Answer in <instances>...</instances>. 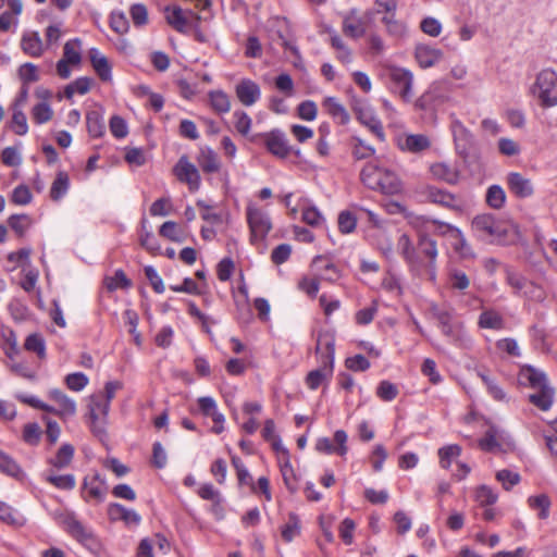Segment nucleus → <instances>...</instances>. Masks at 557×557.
Returning a JSON list of instances; mask_svg holds the SVG:
<instances>
[{"instance_id":"nucleus-1","label":"nucleus","mask_w":557,"mask_h":557,"mask_svg":"<svg viewBox=\"0 0 557 557\" xmlns=\"http://www.w3.org/2000/svg\"><path fill=\"white\" fill-rule=\"evenodd\" d=\"M450 131L454 138L456 153L463 160L465 164L474 170L484 169L481 145L472 132L458 120L455 114L450 115Z\"/></svg>"},{"instance_id":"nucleus-2","label":"nucleus","mask_w":557,"mask_h":557,"mask_svg":"<svg viewBox=\"0 0 557 557\" xmlns=\"http://www.w3.org/2000/svg\"><path fill=\"white\" fill-rule=\"evenodd\" d=\"M360 180L367 188L385 195H397L403 190V182L397 173L380 165L377 160L364 164Z\"/></svg>"},{"instance_id":"nucleus-3","label":"nucleus","mask_w":557,"mask_h":557,"mask_svg":"<svg viewBox=\"0 0 557 557\" xmlns=\"http://www.w3.org/2000/svg\"><path fill=\"white\" fill-rule=\"evenodd\" d=\"M315 352L320 354V367L306 375L305 383L311 391L318 389L322 384L329 383L333 376L335 361L334 339L327 335L319 334Z\"/></svg>"},{"instance_id":"nucleus-4","label":"nucleus","mask_w":557,"mask_h":557,"mask_svg":"<svg viewBox=\"0 0 557 557\" xmlns=\"http://www.w3.org/2000/svg\"><path fill=\"white\" fill-rule=\"evenodd\" d=\"M429 312L438 322L444 336L451 343L461 344L468 338L461 323L454 321V309L448 306H440L431 302Z\"/></svg>"},{"instance_id":"nucleus-5","label":"nucleus","mask_w":557,"mask_h":557,"mask_svg":"<svg viewBox=\"0 0 557 557\" xmlns=\"http://www.w3.org/2000/svg\"><path fill=\"white\" fill-rule=\"evenodd\" d=\"M532 92L537 97L542 107L557 106V73L549 69L541 71L536 76Z\"/></svg>"},{"instance_id":"nucleus-6","label":"nucleus","mask_w":557,"mask_h":557,"mask_svg":"<svg viewBox=\"0 0 557 557\" xmlns=\"http://www.w3.org/2000/svg\"><path fill=\"white\" fill-rule=\"evenodd\" d=\"M247 222L250 230L252 243L263 240L272 228L269 214L253 205H249L246 209Z\"/></svg>"},{"instance_id":"nucleus-7","label":"nucleus","mask_w":557,"mask_h":557,"mask_svg":"<svg viewBox=\"0 0 557 557\" xmlns=\"http://www.w3.org/2000/svg\"><path fill=\"white\" fill-rule=\"evenodd\" d=\"M352 110L357 120L380 140H385V133L381 120L375 115L373 109L366 102L356 100L352 104Z\"/></svg>"},{"instance_id":"nucleus-8","label":"nucleus","mask_w":557,"mask_h":557,"mask_svg":"<svg viewBox=\"0 0 557 557\" xmlns=\"http://www.w3.org/2000/svg\"><path fill=\"white\" fill-rule=\"evenodd\" d=\"M59 523L78 542L87 545L94 542V534L75 516L74 512L65 511L58 516Z\"/></svg>"},{"instance_id":"nucleus-9","label":"nucleus","mask_w":557,"mask_h":557,"mask_svg":"<svg viewBox=\"0 0 557 557\" xmlns=\"http://www.w3.org/2000/svg\"><path fill=\"white\" fill-rule=\"evenodd\" d=\"M173 172L177 180L186 183L191 191H197L200 187V174L195 164H193L187 156H181L175 164Z\"/></svg>"},{"instance_id":"nucleus-10","label":"nucleus","mask_w":557,"mask_h":557,"mask_svg":"<svg viewBox=\"0 0 557 557\" xmlns=\"http://www.w3.org/2000/svg\"><path fill=\"white\" fill-rule=\"evenodd\" d=\"M392 88L406 101L412 97L413 74L405 67H393L389 72Z\"/></svg>"},{"instance_id":"nucleus-11","label":"nucleus","mask_w":557,"mask_h":557,"mask_svg":"<svg viewBox=\"0 0 557 557\" xmlns=\"http://www.w3.org/2000/svg\"><path fill=\"white\" fill-rule=\"evenodd\" d=\"M108 486L106 479L99 473L88 475L84 479L82 495L86 502L101 503L104 500Z\"/></svg>"},{"instance_id":"nucleus-12","label":"nucleus","mask_w":557,"mask_h":557,"mask_svg":"<svg viewBox=\"0 0 557 557\" xmlns=\"http://www.w3.org/2000/svg\"><path fill=\"white\" fill-rule=\"evenodd\" d=\"M347 433L344 430H337L334 433V442L337 446H334L329 437H320L315 442V449L323 454H337L345 456L347 454Z\"/></svg>"},{"instance_id":"nucleus-13","label":"nucleus","mask_w":557,"mask_h":557,"mask_svg":"<svg viewBox=\"0 0 557 557\" xmlns=\"http://www.w3.org/2000/svg\"><path fill=\"white\" fill-rule=\"evenodd\" d=\"M235 94L242 104L251 107L260 99L261 89L256 82L244 78L235 86Z\"/></svg>"},{"instance_id":"nucleus-14","label":"nucleus","mask_w":557,"mask_h":557,"mask_svg":"<svg viewBox=\"0 0 557 557\" xmlns=\"http://www.w3.org/2000/svg\"><path fill=\"white\" fill-rule=\"evenodd\" d=\"M264 138L267 149L275 157L284 159L290 153L287 138L282 131L273 129L264 134Z\"/></svg>"},{"instance_id":"nucleus-15","label":"nucleus","mask_w":557,"mask_h":557,"mask_svg":"<svg viewBox=\"0 0 557 557\" xmlns=\"http://www.w3.org/2000/svg\"><path fill=\"white\" fill-rule=\"evenodd\" d=\"M518 382L520 385L528 386L532 389L549 383L545 372L531 364H523L520 368Z\"/></svg>"},{"instance_id":"nucleus-16","label":"nucleus","mask_w":557,"mask_h":557,"mask_svg":"<svg viewBox=\"0 0 557 557\" xmlns=\"http://www.w3.org/2000/svg\"><path fill=\"white\" fill-rule=\"evenodd\" d=\"M312 269L320 280L336 282L341 277L337 265L326 256H315L311 262Z\"/></svg>"},{"instance_id":"nucleus-17","label":"nucleus","mask_w":557,"mask_h":557,"mask_svg":"<svg viewBox=\"0 0 557 557\" xmlns=\"http://www.w3.org/2000/svg\"><path fill=\"white\" fill-rule=\"evenodd\" d=\"M555 399V389L550 384L541 385L528 395V400L537 409L548 411Z\"/></svg>"},{"instance_id":"nucleus-18","label":"nucleus","mask_w":557,"mask_h":557,"mask_svg":"<svg viewBox=\"0 0 557 557\" xmlns=\"http://www.w3.org/2000/svg\"><path fill=\"white\" fill-rule=\"evenodd\" d=\"M417 252L420 258L424 257L428 259V267L435 264L438 255L437 244L426 231H420L418 233Z\"/></svg>"},{"instance_id":"nucleus-19","label":"nucleus","mask_w":557,"mask_h":557,"mask_svg":"<svg viewBox=\"0 0 557 557\" xmlns=\"http://www.w3.org/2000/svg\"><path fill=\"white\" fill-rule=\"evenodd\" d=\"M431 146V141L428 136L423 134H405L398 138V147L403 151L410 153H419Z\"/></svg>"},{"instance_id":"nucleus-20","label":"nucleus","mask_w":557,"mask_h":557,"mask_svg":"<svg viewBox=\"0 0 557 557\" xmlns=\"http://www.w3.org/2000/svg\"><path fill=\"white\" fill-rule=\"evenodd\" d=\"M414 57L421 67L428 69L443 59V52L433 46L419 44L416 46Z\"/></svg>"},{"instance_id":"nucleus-21","label":"nucleus","mask_w":557,"mask_h":557,"mask_svg":"<svg viewBox=\"0 0 557 557\" xmlns=\"http://www.w3.org/2000/svg\"><path fill=\"white\" fill-rule=\"evenodd\" d=\"M108 516L111 521H123L127 525H138L141 521L139 513L119 503H111L108 506Z\"/></svg>"},{"instance_id":"nucleus-22","label":"nucleus","mask_w":557,"mask_h":557,"mask_svg":"<svg viewBox=\"0 0 557 557\" xmlns=\"http://www.w3.org/2000/svg\"><path fill=\"white\" fill-rule=\"evenodd\" d=\"M507 184L510 191L518 198H528L533 195L531 181L518 172H510L507 175Z\"/></svg>"},{"instance_id":"nucleus-23","label":"nucleus","mask_w":557,"mask_h":557,"mask_svg":"<svg viewBox=\"0 0 557 557\" xmlns=\"http://www.w3.org/2000/svg\"><path fill=\"white\" fill-rule=\"evenodd\" d=\"M397 250L410 268H419L422 265V258L417 252L410 237L407 234H401L397 240Z\"/></svg>"},{"instance_id":"nucleus-24","label":"nucleus","mask_w":557,"mask_h":557,"mask_svg":"<svg viewBox=\"0 0 557 557\" xmlns=\"http://www.w3.org/2000/svg\"><path fill=\"white\" fill-rule=\"evenodd\" d=\"M343 32L346 36L354 39L360 38L366 34L363 20L358 15L356 9H351L343 20Z\"/></svg>"},{"instance_id":"nucleus-25","label":"nucleus","mask_w":557,"mask_h":557,"mask_svg":"<svg viewBox=\"0 0 557 557\" xmlns=\"http://www.w3.org/2000/svg\"><path fill=\"white\" fill-rule=\"evenodd\" d=\"M425 196L433 203L441 205L449 209H460L457 197L444 189L428 186L425 189Z\"/></svg>"},{"instance_id":"nucleus-26","label":"nucleus","mask_w":557,"mask_h":557,"mask_svg":"<svg viewBox=\"0 0 557 557\" xmlns=\"http://www.w3.org/2000/svg\"><path fill=\"white\" fill-rule=\"evenodd\" d=\"M89 59L99 78L103 82L111 81V65L109 64L108 59L102 53H100L97 48H91L89 50Z\"/></svg>"},{"instance_id":"nucleus-27","label":"nucleus","mask_w":557,"mask_h":557,"mask_svg":"<svg viewBox=\"0 0 557 557\" xmlns=\"http://www.w3.org/2000/svg\"><path fill=\"white\" fill-rule=\"evenodd\" d=\"M197 161L205 173H216L221 169L219 157L210 147H203L200 149Z\"/></svg>"},{"instance_id":"nucleus-28","label":"nucleus","mask_w":557,"mask_h":557,"mask_svg":"<svg viewBox=\"0 0 557 557\" xmlns=\"http://www.w3.org/2000/svg\"><path fill=\"white\" fill-rule=\"evenodd\" d=\"M22 50L33 57L37 58L42 54L44 44L37 32L25 33L21 40Z\"/></svg>"},{"instance_id":"nucleus-29","label":"nucleus","mask_w":557,"mask_h":557,"mask_svg":"<svg viewBox=\"0 0 557 557\" xmlns=\"http://www.w3.org/2000/svg\"><path fill=\"white\" fill-rule=\"evenodd\" d=\"M0 471L20 482L26 480V473L20 465L9 455L0 450Z\"/></svg>"},{"instance_id":"nucleus-30","label":"nucleus","mask_w":557,"mask_h":557,"mask_svg":"<svg viewBox=\"0 0 557 557\" xmlns=\"http://www.w3.org/2000/svg\"><path fill=\"white\" fill-rule=\"evenodd\" d=\"M478 325L480 329L499 331L505 327V320L497 311L487 309L479 315Z\"/></svg>"},{"instance_id":"nucleus-31","label":"nucleus","mask_w":557,"mask_h":557,"mask_svg":"<svg viewBox=\"0 0 557 557\" xmlns=\"http://www.w3.org/2000/svg\"><path fill=\"white\" fill-rule=\"evenodd\" d=\"M430 171L435 178L444 181L447 184L455 185L459 181L458 171L447 163H435L431 165Z\"/></svg>"},{"instance_id":"nucleus-32","label":"nucleus","mask_w":557,"mask_h":557,"mask_svg":"<svg viewBox=\"0 0 557 557\" xmlns=\"http://www.w3.org/2000/svg\"><path fill=\"white\" fill-rule=\"evenodd\" d=\"M49 397L59 404L60 409L58 414L60 416H74L76 412L75 401L65 395L61 389L54 388L49 392Z\"/></svg>"},{"instance_id":"nucleus-33","label":"nucleus","mask_w":557,"mask_h":557,"mask_svg":"<svg viewBox=\"0 0 557 557\" xmlns=\"http://www.w3.org/2000/svg\"><path fill=\"white\" fill-rule=\"evenodd\" d=\"M472 226L487 236H496L499 234L498 225L492 214L476 215L472 221Z\"/></svg>"},{"instance_id":"nucleus-34","label":"nucleus","mask_w":557,"mask_h":557,"mask_svg":"<svg viewBox=\"0 0 557 557\" xmlns=\"http://www.w3.org/2000/svg\"><path fill=\"white\" fill-rule=\"evenodd\" d=\"M87 131L92 137H101L106 132L103 115L99 110H91L86 114Z\"/></svg>"},{"instance_id":"nucleus-35","label":"nucleus","mask_w":557,"mask_h":557,"mask_svg":"<svg viewBox=\"0 0 557 557\" xmlns=\"http://www.w3.org/2000/svg\"><path fill=\"white\" fill-rule=\"evenodd\" d=\"M350 149L355 160H367L375 154V148L358 136L351 137Z\"/></svg>"},{"instance_id":"nucleus-36","label":"nucleus","mask_w":557,"mask_h":557,"mask_svg":"<svg viewBox=\"0 0 557 557\" xmlns=\"http://www.w3.org/2000/svg\"><path fill=\"white\" fill-rule=\"evenodd\" d=\"M211 108L219 114L227 113L231 110V100L223 90H210L208 92Z\"/></svg>"},{"instance_id":"nucleus-37","label":"nucleus","mask_w":557,"mask_h":557,"mask_svg":"<svg viewBox=\"0 0 557 557\" xmlns=\"http://www.w3.org/2000/svg\"><path fill=\"white\" fill-rule=\"evenodd\" d=\"M70 188V178L67 173L60 171L57 174L55 180L53 181L50 188V197L54 201H59L62 199Z\"/></svg>"},{"instance_id":"nucleus-38","label":"nucleus","mask_w":557,"mask_h":557,"mask_svg":"<svg viewBox=\"0 0 557 557\" xmlns=\"http://www.w3.org/2000/svg\"><path fill=\"white\" fill-rule=\"evenodd\" d=\"M485 201L488 207L499 210L505 206L506 193L500 185H491L485 194Z\"/></svg>"},{"instance_id":"nucleus-39","label":"nucleus","mask_w":557,"mask_h":557,"mask_svg":"<svg viewBox=\"0 0 557 557\" xmlns=\"http://www.w3.org/2000/svg\"><path fill=\"white\" fill-rule=\"evenodd\" d=\"M327 112L338 121L339 124L345 125L349 122L350 116L347 110L342 106L336 98L329 97L324 101Z\"/></svg>"},{"instance_id":"nucleus-40","label":"nucleus","mask_w":557,"mask_h":557,"mask_svg":"<svg viewBox=\"0 0 557 557\" xmlns=\"http://www.w3.org/2000/svg\"><path fill=\"white\" fill-rule=\"evenodd\" d=\"M73 456V445L65 443L61 445L55 456L52 459H50V463L57 469H64L71 463Z\"/></svg>"},{"instance_id":"nucleus-41","label":"nucleus","mask_w":557,"mask_h":557,"mask_svg":"<svg viewBox=\"0 0 557 557\" xmlns=\"http://www.w3.org/2000/svg\"><path fill=\"white\" fill-rule=\"evenodd\" d=\"M450 243L454 250L457 253H459L462 258H470L474 256L471 246L469 245V243L467 242L466 237L463 236L462 232L459 228L453 231Z\"/></svg>"},{"instance_id":"nucleus-42","label":"nucleus","mask_w":557,"mask_h":557,"mask_svg":"<svg viewBox=\"0 0 557 557\" xmlns=\"http://www.w3.org/2000/svg\"><path fill=\"white\" fill-rule=\"evenodd\" d=\"M528 504L530 508L539 511L537 516L540 519L544 520L548 518L552 503L546 494L530 496Z\"/></svg>"},{"instance_id":"nucleus-43","label":"nucleus","mask_w":557,"mask_h":557,"mask_svg":"<svg viewBox=\"0 0 557 557\" xmlns=\"http://www.w3.org/2000/svg\"><path fill=\"white\" fill-rule=\"evenodd\" d=\"M27 351L35 352L39 359L46 358V342L39 333L29 334L24 343Z\"/></svg>"},{"instance_id":"nucleus-44","label":"nucleus","mask_w":557,"mask_h":557,"mask_svg":"<svg viewBox=\"0 0 557 557\" xmlns=\"http://www.w3.org/2000/svg\"><path fill=\"white\" fill-rule=\"evenodd\" d=\"M282 537L285 542L290 543L300 534V520L295 512L288 515V521L281 529Z\"/></svg>"},{"instance_id":"nucleus-45","label":"nucleus","mask_w":557,"mask_h":557,"mask_svg":"<svg viewBox=\"0 0 557 557\" xmlns=\"http://www.w3.org/2000/svg\"><path fill=\"white\" fill-rule=\"evenodd\" d=\"M166 22L174 27L177 32L183 33L187 26V20L184 15V11L180 7H173L172 9L166 8Z\"/></svg>"},{"instance_id":"nucleus-46","label":"nucleus","mask_w":557,"mask_h":557,"mask_svg":"<svg viewBox=\"0 0 557 557\" xmlns=\"http://www.w3.org/2000/svg\"><path fill=\"white\" fill-rule=\"evenodd\" d=\"M478 375L481 377L482 382L486 386L488 394L497 401L506 400L505 391L497 384L495 379L491 377L488 374L484 372H479Z\"/></svg>"},{"instance_id":"nucleus-47","label":"nucleus","mask_w":557,"mask_h":557,"mask_svg":"<svg viewBox=\"0 0 557 557\" xmlns=\"http://www.w3.org/2000/svg\"><path fill=\"white\" fill-rule=\"evenodd\" d=\"M46 481L59 490L71 491L75 487V476L73 474H53L52 472L46 475Z\"/></svg>"},{"instance_id":"nucleus-48","label":"nucleus","mask_w":557,"mask_h":557,"mask_svg":"<svg viewBox=\"0 0 557 557\" xmlns=\"http://www.w3.org/2000/svg\"><path fill=\"white\" fill-rule=\"evenodd\" d=\"M81 40L78 38L69 40L65 42L63 48V60H66L71 64H78L82 60L81 57Z\"/></svg>"},{"instance_id":"nucleus-49","label":"nucleus","mask_w":557,"mask_h":557,"mask_svg":"<svg viewBox=\"0 0 557 557\" xmlns=\"http://www.w3.org/2000/svg\"><path fill=\"white\" fill-rule=\"evenodd\" d=\"M382 23L386 26L389 35L401 37L406 33V26L403 22L396 20V12L385 14L382 17Z\"/></svg>"},{"instance_id":"nucleus-50","label":"nucleus","mask_w":557,"mask_h":557,"mask_svg":"<svg viewBox=\"0 0 557 557\" xmlns=\"http://www.w3.org/2000/svg\"><path fill=\"white\" fill-rule=\"evenodd\" d=\"M458 227L448 224L446 222H442L440 220L430 219L426 221L425 230L426 232L433 231L436 235L445 236L450 240L453 235V231H456Z\"/></svg>"},{"instance_id":"nucleus-51","label":"nucleus","mask_w":557,"mask_h":557,"mask_svg":"<svg viewBox=\"0 0 557 557\" xmlns=\"http://www.w3.org/2000/svg\"><path fill=\"white\" fill-rule=\"evenodd\" d=\"M53 111L48 102L41 101L32 109V117L36 124H45L52 119Z\"/></svg>"},{"instance_id":"nucleus-52","label":"nucleus","mask_w":557,"mask_h":557,"mask_svg":"<svg viewBox=\"0 0 557 557\" xmlns=\"http://www.w3.org/2000/svg\"><path fill=\"white\" fill-rule=\"evenodd\" d=\"M461 454L459 445H447L438 449L440 465L444 469H448L454 458Z\"/></svg>"},{"instance_id":"nucleus-53","label":"nucleus","mask_w":557,"mask_h":557,"mask_svg":"<svg viewBox=\"0 0 557 557\" xmlns=\"http://www.w3.org/2000/svg\"><path fill=\"white\" fill-rule=\"evenodd\" d=\"M8 224L18 237H22L30 225V218L27 214H12L8 219Z\"/></svg>"},{"instance_id":"nucleus-54","label":"nucleus","mask_w":557,"mask_h":557,"mask_svg":"<svg viewBox=\"0 0 557 557\" xmlns=\"http://www.w3.org/2000/svg\"><path fill=\"white\" fill-rule=\"evenodd\" d=\"M12 131L20 136L26 135L28 132L27 119L22 108L13 107Z\"/></svg>"},{"instance_id":"nucleus-55","label":"nucleus","mask_w":557,"mask_h":557,"mask_svg":"<svg viewBox=\"0 0 557 557\" xmlns=\"http://www.w3.org/2000/svg\"><path fill=\"white\" fill-rule=\"evenodd\" d=\"M337 223L341 233L350 234L357 226V218L352 212L344 210L338 214Z\"/></svg>"},{"instance_id":"nucleus-56","label":"nucleus","mask_w":557,"mask_h":557,"mask_svg":"<svg viewBox=\"0 0 557 557\" xmlns=\"http://www.w3.org/2000/svg\"><path fill=\"white\" fill-rule=\"evenodd\" d=\"M376 395L383 401H392L398 395V387L389 381H381L376 387Z\"/></svg>"},{"instance_id":"nucleus-57","label":"nucleus","mask_w":557,"mask_h":557,"mask_svg":"<svg viewBox=\"0 0 557 557\" xmlns=\"http://www.w3.org/2000/svg\"><path fill=\"white\" fill-rule=\"evenodd\" d=\"M449 284L453 289L465 290L469 287L470 280L463 271L454 269L449 272Z\"/></svg>"},{"instance_id":"nucleus-58","label":"nucleus","mask_w":557,"mask_h":557,"mask_svg":"<svg viewBox=\"0 0 557 557\" xmlns=\"http://www.w3.org/2000/svg\"><path fill=\"white\" fill-rule=\"evenodd\" d=\"M89 380L86 374L83 372H74L71 374H67L65 377V384L66 386L74 392H79L86 387Z\"/></svg>"},{"instance_id":"nucleus-59","label":"nucleus","mask_w":557,"mask_h":557,"mask_svg":"<svg viewBox=\"0 0 557 557\" xmlns=\"http://www.w3.org/2000/svg\"><path fill=\"white\" fill-rule=\"evenodd\" d=\"M110 26L115 33L123 35L128 32L129 23L123 12H112L110 15Z\"/></svg>"},{"instance_id":"nucleus-60","label":"nucleus","mask_w":557,"mask_h":557,"mask_svg":"<svg viewBox=\"0 0 557 557\" xmlns=\"http://www.w3.org/2000/svg\"><path fill=\"white\" fill-rule=\"evenodd\" d=\"M41 433L42 432L38 423H27L23 429V440L29 445H37L40 441Z\"/></svg>"},{"instance_id":"nucleus-61","label":"nucleus","mask_w":557,"mask_h":557,"mask_svg":"<svg viewBox=\"0 0 557 557\" xmlns=\"http://www.w3.org/2000/svg\"><path fill=\"white\" fill-rule=\"evenodd\" d=\"M475 500L481 506H490L496 503L497 494L491 487L481 485L475 491Z\"/></svg>"},{"instance_id":"nucleus-62","label":"nucleus","mask_w":557,"mask_h":557,"mask_svg":"<svg viewBox=\"0 0 557 557\" xmlns=\"http://www.w3.org/2000/svg\"><path fill=\"white\" fill-rule=\"evenodd\" d=\"M496 479L499 481L505 490H510L512 486L520 482V474L508 469L499 470L496 473Z\"/></svg>"},{"instance_id":"nucleus-63","label":"nucleus","mask_w":557,"mask_h":557,"mask_svg":"<svg viewBox=\"0 0 557 557\" xmlns=\"http://www.w3.org/2000/svg\"><path fill=\"white\" fill-rule=\"evenodd\" d=\"M129 14L135 26L140 27L148 22V11L146 5L135 3L129 9Z\"/></svg>"},{"instance_id":"nucleus-64","label":"nucleus","mask_w":557,"mask_h":557,"mask_svg":"<svg viewBox=\"0 0 557 557\" xmlns=\"http://www.w3.org/2000/svg\"><path fill=\"white\" fill-rule=\"evenodd\" d=\"M20 78L22 84L28 85L39 81L37 66L33 63H24L18 70Z\"/></svg>"}]
</instances>
